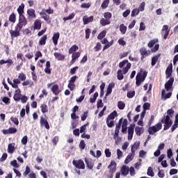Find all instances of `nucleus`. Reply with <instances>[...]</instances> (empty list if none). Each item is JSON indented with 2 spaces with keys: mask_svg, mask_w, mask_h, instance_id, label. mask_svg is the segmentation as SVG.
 Here are the masks:
<instances>
[{
  "mask_svg": "<svg viewBox=\"0 0 178 178\" xmlns=\"http://www.w3.org/2000/svg\"><path fill=\"white\" fill-rule=\"evenodd\" d=\"M46 42H47V35H44L40 38L39 41V44L40 45H45Z\"/></svg>",
  "mask_w": 178,
  "mask_h": 178,
  "instance_id": "34",
  "label": "nucleus"
},
{
  "mask_svg": "<svg viewBox=\"0 0 178 178\" xmlns=\"http://www.w3.org/2000/svg\"><path fill=\"white\" fill-rule=\"evenodd\" d=\"M145 8V2L143 1L140 4L138 10H139V12H143V11H144Z\"/></svg>",
  "mask_w": 178,
  "mask_h": 178,
  "instance_id": "49",
  "label": "nucleus"
},
{
  "mask_svg": "<svg viewBox=\"0 0 178 178\" xmlns=\"http://www.w3.org/2000/svg\"><path fill=\"white\" fill-rule=\"evenodd\" d=\"M147 78V72L144 71L143 72H138L136 77V84L137 87H139V86H141L142 83H144L145 81V79Z\"/></svg>",
  "mask_w": 178,
  "mask_h": 178,
  "instance_id": "4",
  "label": "nucleus"
},
{
  "mask_svg": "<svg viewBox=\"0 0 178 178\" xmlns=\"http://www.w3.org/2000/svg\"><path fill=\"white\" fill-rule=\"evenodd\" d=\"M156 42H158V39H154L150 42H149L148 43L149 48H152V47H154V45H155Z\"/></svg>",
  "mask_w": 178,
  "mask_h": 178,
  "instance_id": "38",
  "label": "nucleus"
},
{
  "mask_svg": "<svg viewBox=\"0 0 178 178\" xmlns=\"http://www.w3.org/2000/svg\"><path fill=\"white\" fill-rule=\"evenodd\" d=\"M162 129V123L159 122L156 125L150 127L148 129V133L150 135L155 134V133H157V131H159Z\"/></svg>",
  "mask_w": 178,
  "mask_h": 178,
  "instance_id": "5",
  "label": "nucleus"
},
{
  "mask_svg": "<svg viewBox=\"0 0 178 178\" xmlns=\"http://www.w3.org/2000/svg\"><path fill=\"white\" fill-rule=\"evenodd\" d=\"M135 133L137 136H141L144 133V128L136 127L135 128Z\"/></svg>",
  "mask_w": 178,
  "mask_h": 178,
  "instance_id": "21",
  "label": "nucleus"
},
{
  "mask_svg": "<svg viewBox=\"0 0 178 178\" xmlns=\"http://www.w3.org/2000/svg\"><path fill=\"white\" fill-rule=\"evenodd\" d=\"M117 155H118V159H120L122 156H123V152H121L120 149H117Z\"/></svg>",
  "mask_w": 178,
  "mask_h": 178,
  "instance_id": "58",
  "label": "nucleus"
},
{
  "mask_svg": "<svg viewBox=\"0 0 178 178\" xmlns=\"http://www.w3.org/2000/svg\"><path fill=\"white\" fill-rule=\"evenodd\" d=\"M90 6H91V3H83L81 5L82 9H88Z\"/></svg>",
  "mask_w": 178,
  "mask_h": 178,
  "instance_id": "47",
  "label": "nucleus"
},
{
  "mask_svg": "<svg viewBox=\"0 0 178 178\" xmlns=\"http://www.w3.org/2000/svg\"><path fill=\"white\" fill-rule=\"evenodd\" d=\"M159 58V56H154L152 58V66H155L156 65V62H158V59Z\"/></svg>",
  "mask_w": 178,
  "mask_h": 178,
  "instance_id": "40",
  "label": "nucleus"
},
{
  "mask_svg": "<svg viewBox=\"0 0 178 178\" xmlns=\"http://www.w3.org/2000/svg\"><path fill=\"white\" fill-rule=\"evenodd\" d=\"M10 165L14 168H19V165L17 163V161L14 160L10 162Z\"/></svg>",
  "mask_w": 178,
  "mask_h": 178,
  "instance_id": "54",
  "label": "nucleus"
},
{
  "mask_svg": "<svg viewBox=\"0 0 178 178\" xmlns=\"http://www.w3.org/2000/svg\"><path fill=\"white\" fill-rule=\"evenodd\" d=\"M173 113H175L173 109H168L167 111L168 115L161 120L162 123H165L163 130H168L172 126V120H170V115H173Z\"/></svg>",
  "mask_w": 178,
  "mask_h": 178,
  "instance_id": "3",
  "label": "nucleus"
},
{
  "mask_svg": "<svg viewBox=\"0 0 178 178\" xmlns=\"http://www.w3.org/2000/svg\"><path fill=\"white\" fill-rule=\"evenodd\" d=\"M108 5H109V0H104L101 5V8H102V9H106Z\"/></svg>",
  "mask_w": 178,
  "mask_h": 178,
  "instance_id": "42",
  "label": "nucleus"
},
{
  "mask_svg": "<svg viewBox=\"0 0 178 178\" xmlns=\"http://www.w3.org/2000/svg\"><path fill=\"white\" fill-rule=\"evenodd\" d=\"M50 87L51 91L54 94V95H59L60 90H59V86L58 84H55L54 83H48L47 88H50Z\"/></svg>",
  "mask_w": 178,
  "mask_h": 178,
  "instance_id": "6",
  "label": "nucleus"
},
{
  "mask_svg": "<svg viewBox=\"0 0 178 178\" xmlns=\"http://www.w3.org/2000/svg\"><path fill=\"white\" fill-rule=\"evenodd\" d=\"M79 148H81V149H84V148H86V143L84 140H81L79 143Z\"/></svg>",
  "mask_w": 178,
  "mask_h": 178,
  "instance_id": "61",
  "label": "nucleus"
},
{
  "mask_svg": "<svg viewBox=\"0 0 178 178\" xmlns=\"http://www.w3.org/2000/svg\"><path fill=\"white\" fill-rule=\"evenodd\" d=\"M147 175H148V176H151V177H154V171H152V168H151V167L148 168Z\"/></svg>",
  "mask_w": 178,
  "mask_h": 178,
  "instance_id": "51",
  "label": "nucleus"
},
{
  "mask_svg": "<svg viewBox=\"0 0 178 178\" xmlns=\"http://www.w3.org/2000/svg\"><path fill=\"white\" fill-rule=\"evenodd\" d=\"M113 87H115L114 83H110L108 85V87L107 88V91H106V97H108V95H109L110 94H112V88H113Z\"/></svg>",
  "mask_w": 178,
  "mask_h": 178,
  "instance_id": "26",
  "label": "nucleus"
},
{
  "mask_svg": "<svg viewBox=\"0 0 178 178\" xmlns=\"http://www.w3.org/2000/svg\"><path fill=\"white\" fill-rule=\"evenodd\" d=\"M118 106L119 109H124V106H126V104L123 102H119Z\"/></svg>",
  "mask_w": 178,
  "mask_h": 178,
  "instance_id": "55",
  "label": "nucleus"
},
{
  "mask_svg": "<svg viewBox=\"0 0 178 178\" xmlns=\"http://www.w3.org/2000/svg\"><path fill=\"white\" fill-rule=\"evenodd\" d=\"M118 44L124 47V45H126V41H124L122 38H120L118 40Z\"/></svg>",
  "mask_w": 178,
  "mask_h": 178,
  "instance_id": "64",
  "label": "nucleus"
},
{
  "mask_svg": "<svg viewBox=\"0 0 178 178\" xmlns=\"http://www.w3.org/2000/svg\"><path fill=\"white\" fill-rule=\"evenodd\" d=\"M127 97L128 98H133L134 95H136V92L135 91H129L127 92Z\"/></svg>",
  "mask_w": 178,
  "mask_h": 178,
  "instance_id": "56",
  "label": "nucleus"
},
{
  "mask_svg": "<svg viewBox=\"0 0 178 178\" xmlns=\"http://www.w3.org/2000/svg\"><path fill=\"white\" fill-rule=\"evenodd\" d=\"M27 140H29V138L27 136H24L21 140L22 144H23V145H26V144H27Z\"/></svg>",
  "mask_w": 178,
  "mask_h": 178,
  "instance_id": "52",
  "label": "nucleus"
},
{
  "mask_svg": "<svg viewBox=\"0 0 178 178\" xmlns=\"http://www.w3.org/2000/svg\"><path fill=\"white\" fill-rule=\"evenodd\" d=\"M30 172H31L30 167L26 165V170L24 172V176H27V175H29V173H30Z\"/></svg>",
  "mask_w": 178,
  "mask_h": 178,
  "instance_id": "59",
  "label": "nucleus"
},
{
  "mask_svg": "<svg viewBox=\"0 0 178 178\" xmlns=\"http://www.w3.org/2000/svg\"><path fill=\"white\" fill-rule=\"evenodd\" d=\"M86 129H87V124L81 126L80 128V133H83V134H86Z\"/></svg>",
  "mask_w": 178,
  "mask_h": 178,
  "instance_id": "57",
  "label": "nucleus"
},
{
  "mask_svg": "<svg viewBox=\"0 0 178 178\" xmlns=\"http://www.w3.org/2000/svg\"><path fill=\"white\" fill-rule=\"evenodd\" d=\"M10 120L13 122L14 124L19 126V120L17 118L11 117Z\"/></svg>",
  "mask_w": 178,
  "mask_h": 178,
  "instance_id": "50",
  "label": "nucleus"
},
{
  "mask_svg": "<svg viewBox=\"0 0 178 178\" xmlns=\"http://www.w3.org/2000/svg\"><path fill=\"white\" fill-rule=\"evenodd\" d=\"M21 97H22V90H20V89L17 88V90H16L15 91V95H14L13 99L15 101L19 102V101H20Z\"/></svg>",
  "mask_w": 178,
  "mask_h": 178,
  "instance_id": "13",
  "label": "nucleus"
},
{
  "mask_svg": "<svg viewBox=\"0 0 178 178\" xmlns=\"http://www.w3.org/2000/svg\"><path fill=\"white\" fill-rule=\"evenodd\" d=\"M106 124L108 126V127L112 128L113 127V126H115V121H113V120H109V119H106Z\"/></svg>",
  "mask_w": 178,
  "mask_h": 178,
  "instance_id": "33",
  "label": "nucleus"
},
{
  "mask_svg": "<svg viewBox=\"0 0 178 178\" xmlns=\"http://www.w3.org/2000/svg\"><path fill=\"white\" fill-rule=\"evenodd\" d=\"M175 79L170 78V80L165 84V89L162 90L161 96L163 99H168L170 97H172V92L166 93V91H170L173 86Z\"/></svg>",
  "mask_w": 178,
  "mask_h": 178,
  "instance_id": "2",
  "label": "nucleus"
},
{
  "mask_svg": "<svg viewBox=\"0 0 178 178\" xmlns=\"http://www.w3.org/2000/svg\"><path fill=\"white\" fill-rule=\"evenodd\" d=\"M24 3L21 4V5L18 7V8H17V12H18L19 16H23V13H24Z\"/></svg>",
  "mask_w": 178,
  "mask_h": 178,
  "instance_id": "27",
  "label": "nucleus"
},
{
  "mask_svg": "<svg viewBox=\"0 0 178 178\" xmlns=\"http://www.w3.org/2000/svg\"><path fill=\"white\" fill-rule=\"evenodd\" d=\"M40 16H42V19L47 22L49 24L51 23V19H49V15H47L45 13V9H42L40 13Z\"/></svg>",
  "mask_w": 178,
  "mask_h": 178,
  "instance_id": "11",
  "label": "nucleus"
},
{
  "mask_svg": "<svg viewBox=\"0 0 178 178\" xmlns=\"http://www.w3.org/2000/svg\"><path fill=\"white\" fill-rule=\"evenodd\" d=\"M9 22H12L13 23H15L16 22V15L15 13H12L9 17Z\"/></svg>",
  "mask_w": 178,
  "mask_h": 178,
  "instance_id": "46",
  "label": "nucleus"
},
{
  "mask_svg": "<svg viewBox=\"0 0 178 178\" xmlns=\"http://www.w3.org/2000/svg\"><path fill=\"white\" fill-rule=\"evenodd\" d=\"M165 73L167 77H170V76H172V67H168Z\"/></svg>",
  "mask_w": 178,
  "mask_h": 178,
  "instance_id": "48",
  "label": "nucleus"
},
{
  "mask_svg": "<svg viewBox=\"0 0 178 178\" xmlns=\"http://www.w3.org/2000/svg\"><path fill=\"white\" fill-rule=\"evenodd\" d=\"M58 40H59V33H54L52 37V40L54 45H58Z\"/></svg>",
  "mask_w": 178,
  "mask_h": 178,
  "instance_id": "24",
  "label": "nucleus"
},
{
  "mask_svg": "<svg viewBox=\"0 0 178 178\" xmlns=\"http://www.w3.org/2000/svg\"><path fill=\"white\" fill-rule=\"evenodd\" d=\"M72 163L77 168V169H86V165L84 164V161H83V160H74Z\"/></svg>",
  "mask_w": 178,
  "mask_h": 178,
  "instance_id": "8",
  "label": "nucleus"
},
{
  "mask_svg": "<svg viewBox=\"0 0 178 178\" xmlns=\"http://www.w3.org/2000/svg\"><path fill=\"white\" fill-rule=\"evenodd\" d=\"M105 35H106V31H103L98 35L97 38L98 40H102Z\"/></svg>",
  "mask_w": 178,
  "mask_h": 178,
  "instance_id": "45",
  "label": "nucleus"
},
{
  "mask_svg": "<svg viewBox=\"0 0 178 178\" xmlns=\"http://www.w3.org/2000/svg\"><path fill=\"white\" fill-rule=\"evenodd\" d=\"M138 13H140V10L135 8L132 10L131 16V17H136Z\"/></svg>",
  "mask_w": 178,
  "mask_h": 178,
  "instance_id": "41",
  "label": "nucleus"
},
{
  "mask_svg": "<svg viewBox=\"0 0 178 178\" xmlns=\"http://www.w3.org/2000/svg\"><path fill=\"white\" fill-rule=\"evenodd\" d=\"M149 106H150V104L149 103H145L143 104V109L145 111H148V109H149Z\"/></svg>",
  "mask_w": 178,
  "mask_h": 178,
  "instance_id": "63",
  "label": "nucleus"
},
{
  "mask_svg": "<svg viewBox=\"0 0 178 178\" xmlns=\"http://www.w3.org/2000/svg\"><path fill=\"white\" fill-rule=\"evenodd\" d=\"M104 19H106V20L111 22V18L112 17V14L109 12L105 13L104 15Z\"/></svg>",
  "mask_w": 178,
  "mask_h": 178,
  "instance_id": "37",
  "label": "nucleus"
},
{
  "mask_svg": "<svg viewBox=\"0 0 178 178\" xmlns=\"http://www.w3.org/2000/svg\"><path fill=\"white\" fill-rule=\"evenodd\" d=\"M22 31V29L17 28V26H15V29L13 30H10V34L11 35L12 38H15L16 37H19V35H20V31Z\"/></svg>",
  "mask_w": 178,
  "mask_h": 178,
  "instance_id": "9",
  "label": "nucleus"
},
{
  "mask_svg": "<svg viewBox=\"0 0 178 178\" xmlns=\"http://www.w3.org/2000/svg\"><path fill=\"white\" fill-rule=\"evenodd\" d=\"M105 154H106V158H111L112 153L111 152V151H109V149H106Z\"/></svg>",
  "mask_w": 178,
  "mask_h": 178,
  "instance_id": "60",
  "label": "nucleus"
},
{
  "mask_svg": "<svg viewBox=\"0 0 178 178\" xmlns=\"http://www.w3.org/2000/svg\"><path fill=\"white\" fill-rule=\"evenodd\" d=\"M40 108L42 113H47L48 112V106L46 104H42Z\"/></svg>",
  "mask_w": 178,
  "mask_h": 178,
  "instance_id": "43",
  "label": "nucleus"
},
{
  "mask_svg": "<svg viewBox=\"0 0 178 178\" xmlns=\"http://www.w3.org/2000/svg\"><path fill=\"white\" fill-rule=\"evenodd\" d=\"M85 162L87 165V168L88 169H92L94 168V163H92V161L90 159H85Z\"/></svg>",
  "mask_w": 178,
  "mask_h": 178,
  "instance_id": "20",
  "label": "nucleus"
},
{
  "mask_svg": "<svg viewBox=\"0 0 178 178\" xmlns=\"http://www.w3.org/2000/svg\"><path fill=\"white\" fill-rule=\"evenodd\" d=\"M8 151L9 154L15 152V143H10L8 146Z\"/></svg>",
  "mask_w": 178,
  "mask_h": 178,
  "instance_id": "28",
  "label": "nucleus"
},
{
  "mask_svg": "<svg viewBox=\"0 0 178 178\" xmlns=\"http://www.w3.org/2000/svg\"><path fill=\"white\" fill-rule=\"evenodd\" d=\"M28 19L29 20H33V19H35V10L33 8H30L27 10Z\"/></svg>",
  "mask_w": 178,
  "mask_h": 178,
  "instance_id": "10",
  "label": "nucleus"
},
{
  "mask_svg": "<svg viewBox=\"0 0 178 178\" xmlns=\"http://www.w3.org/2000/svg\"><path fill=\"white\" fill-rule=\"evenodd\" d=\"M140 52L142 55L141 59H143V58L145 56H148V55H149V51H147V49L145 48L140 49Z\"/></svg>",
  "mask_w": 178,
  "mask_h": 178,
  "instance_id": "23",
  "label": "nucleus"
},
{
  "mask_svg": "<svg viewBox=\"0 0 178 178\" xmlns=\"http://www.w3.org/2000/svg\"><path fill=\"white\" fill-rule=\"evenodd\" d=\"M75 15L76 14H74V13H72L70 14L68 17H64L63 20H64V22H66L67 20H72V19H74Z\"/></svg>",
  "mask_w": 178,
  "mask_h": 178,
  "instance_id": "36",
  "label": "nucleus"
},
{
  "mask_svg": "<svg viewBox=\"0 0 178 178\" xmlns=\"http://www.w3.org/2000/svg\"><path fill=\"white\" fill-rule=\"evenodd\" d=\"M100 24L102 26H107V24H111V21L106 19V18H102L100 20Z\"/></svg>",
  "mask_w": 178,
  "mask_h": 178,
  "instance_id": "32",
  "label": "nucleus"
},
{
  "mask_svg": "<svg viewBox=\"0 0 178 178\" xmlns=\"http://www.w3.org/2000/svg\"><path fill=\"white\" fill-rule=\"evenodd\" d=\"M119 67L122 70H119L117 72L118 80H123L124 76L123 74H126L130 68L131 67V63H129V60H124L122 62L120 63Z\"/></svg>",
  "mask_w": 178,
  "mask_h": 178,
  "instance_id": "1",
  "label": "nucleus"
},
{
  "mask_svg": "<svg viewBox=\"0 0 178 178\" xmlns=\"http://www.w3.org/2000/svg\"><path fill=\"white\" fill-rule=\"evenodd\" d=\"M41 29V20L36 19L34 22V30Z\"/></svg>",
  "mask_w": 178,
  "mask_h": 178,
  "instance_id": "22",
  "label": "nucleus"
},
{
  "mask_svg": "<svg viewBox=\"0 0 178 178\" xmlns=\"http://www.w3.org/2000/svg\"><path fill=\"white\" fill-rule=\"evenodd\" d=\"M54 55L57 60H63L65 59V56L58 52H55Z\"/></svg>",
  "mask_w": 178,
  "mask_h": 178,
  "instance_id": "25",
  "label": "nucleus"
},
{
  "mask_svg": "<svg viewBox=\"0 0 178 178\" xmlns=\"http://www.w3.org/2000/svg\"><path fill=\"white\" fill-rule=\"evenodd\" d=\"M134 134V125L131 124L128 127V140H132Z\"/></svg>",
  "mask_w": 178,
  "mask_h": 178,
  "instance_id": "12",
  "label": "nucleus"
},
{
  "mask_svg": "<svg viewBox=\"0 0 178 178\" xmlns=\"http://www.w3.org/2000/svg\"><path fill=\"white\" fill-rule=\"evenodd\" d=\"M27 24V19L24 17V15L19 16V22L17 24L16 27L22 30L23 29V26H26Z\"/></svg>",
  "mask_w": 178,
  "mask_h": 178,
  "instance_id": "7",
  "label": "nucleus"
},
{
  "mask_svg": "<svg viewBox=\"0 0 178 178\" xmlns=\"http://www.w3.org/2000/svg\"><path fill=\"white\" fill-rule=\"evenodd\" d=\"M121 172L123 176H127V175H129V167H127L125 165L122 166Z\"/></svg>",
  "mask_w": 178,
  "mask_h": 178,
  "instance_id": "29",
  "label": "nucleus"
},
{
  "mask_svg": "<svg viewBox=\"0 0 178 178\" xmlns=\"http://www.w3.org/2000/svg\"><path fill=\"white\" fill-rule=\"evenodd\" d=\"M134 155H136V153L131 152V153H130L127 156V158L124 161V163H126L127 165V163H129L130 162H131V161H133V159H134Z\"/></svg>",
  "mask_w": 178,
  "mask_h": 178,
  "instance_id": "16",
  "label": "nucleus"
},
{
  "mask_svg": "<svg viewBox=\"0 0 178 178\" xmlns=\"http://www.w3.org/2000/svg\"><path fill=\"white\" fill-rule=\"evenodd\" d=\"M92 20H94L93 16H90V17L84 16L83 18V24H88V23H91Z\"/></svg>",
  "mask_w": 178,
  "mask_h": 178,
  "instance_id": "17",
  "label": "nucleus"
},
{
  "mask_svg": "<svg viewBox=\"0 0 178 178\" xmlns=\"http://www.w3.org/2000/svg\"><path fill=\"white\" fill-rule=\"evenodd\" d=\"M77 49H79V46L74 44L69 49V54H74Z\"/></svg>",
  "mask_w": 178,
  "mask_h": 178,
  "instance_id": "31",
  "label": "nucleus"
},
{
  "mask_svg": "<svg viewBox=\"0 0 178 178\" xmlns=\"http://www.w3.org/2000/svg\"><path fill=\"white\" fill-rule=\"evenodd\" d=\"M127 31V27L124 26V24H122L120 26V31L122 33V34H126Z\"/></svg>",
  "mask_w": 178,
  "mask_h": 178,
  "instance_id": "35",
  "label": "nucleus"
},
{
  "mask_svg": "<svg viewBox=\"0 0 178 178\" xmlns=\"http://www.w3.org/2000/svg\"><path fill=\"white\" fill-rule=\"evenodd\" d=\"M81 55V53H80L79 51L73 53L72 55V63H74V62H76V59H79V58H80Z\"/></svg>",
  "mask_w": 178,
  "mask_h": 178,
  "instance_id": "18",
  "label": "nucleus"
},
{
  "mask_svg": "<svg viewBox=\"0 0 178 178\" xmlns=\"http://www.w3.org/2000/svg\"><path fill=\"white\" fill-rule=\"evenodd\" d=\"M68 88H70L71 91H73V90H74V83L72 82H69Z\"/></svg>",
  "mask_w": 178,
  "mask_h": 178,
  "instance_id": "62",
  "label": "nucleus"
},
{
  "mask_svg": "<svg viewBox=\"0 0 178 178\" xmlns=\"http://www.w3.org/2000/svg\"><path fill=\"white\" fill-rule=\"evenodd\" d=\"M140 147V141H136L134 143V144L131 146V152H134V154H136V149H138Z\"/></svg>",
  "mask_w": 178,
  "mask_h": 178,
  "instance_id": "19",
  "label": "nucleus"
},
{
  "mask_svg": "<svg viewBox=\"0 0 178 178\" xmlns=\"http://www.w3.org/2000/svg\"><path fill=\"white\" fill-rule=\"evenodd\" d=\"M40 126H44L45 129L49 130V124L48 123V121L42 117L40 118Z\"/></svg>",
  "mask_w": 178,
  "mask_h": 178,
  "instance_id": "15",
  "label": "nucleus"
},
{
  "mask_svg": "<svg viewBox=\"0 0 178 178\" xmlns=\"http://www.w3.org/2000/svg\"><path fill=\"white\" fill-rule=\"evenodd\" d=\"M87 116H88V111H85L83 114L81 116V119L83 122L87 119Z\"/></svg>",
  "mask_w": 178,
  "mask_h": 178,
  "instance_id": "53",
  "label": "nucleus"
},
{
  "mask_svg": "<svg viewBox=\"0 0 178 178\" xmlns=\"http://www.w3.org/2000/svg\"><path fill=\"white\" fill-rule=\"evenodd\" d=\"M108 169L110 170L111 173L116 172V161H111L110 165L108 166Z\"/></svg>",
  "mask_w": 178,
  "mask_h": 178,
  "instance_id": "14",
  "label": "nucleus"
},
{
  "mask_svg": "<svg viewBox=\"0 0 178 178\" xmlns=\"http://www.w3.org/2000/svg\"><path fill=\"white\" fill-rule=\"evenodd\" d=\"M26 78L27 77L26 76V74H24V73H23V72L19 73V75H18V79L19 80H21V81H26Z\"/></svg>",
  "mask_w": 178,
  "mask_h": 178,
  "instance_id": "39",
  "label": "nucleus"
},
{
  "mask_svg": "<svg viewBox=\"0 0 178 178\" xmlns=\"http://www.w3.org/2000/svg\"><path fill=\"white\" fill-rule=\"evenodd\" d=\"M97 97H98V92H95L93 97L90 98V102H91L92 104H94V102L97 101Z\"/></svg>",
  "mask_w": 178,
  "mask_h": 178,
  "instance_id": "44",
  "label": "nucleus"
},
{
  "mask_svg": "<svg viewBox=\"0 0 178 178\" xmlns=\"http://www.w3.org/2000/svg\"><path fill=\"white\" fill-rule=\"evenodd\" d=\"M116 116H118V112H116V111H114L113 112H112L107 118V119L110 120H114L115 118H116Z\"/></svg>",
  "mask_w": 178,
  "mask_h": 178,
  "instance_id": "30",
  "label": "nucleus"
}]
</instances>
